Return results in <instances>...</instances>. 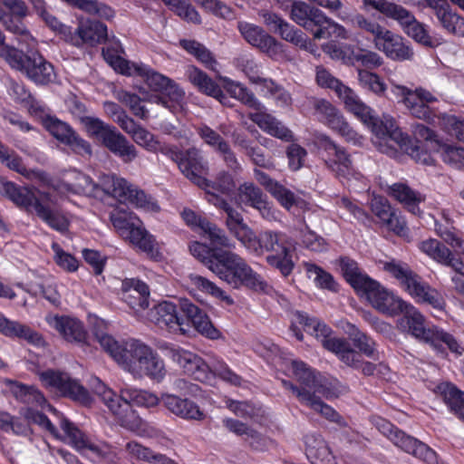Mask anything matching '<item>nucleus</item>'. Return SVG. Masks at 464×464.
<instances>
[{"label":"nucleus","mask_w":464,"mask_h":464,"mask_svg":"<svg viewBox=\"0 0 464 464\" xmlns=\"http://www.w3.org/2000/svg\"><path fill=\"white\" fill-rule=\"evenodd\" d=\"M53 188L60 194L72 192L93 197L98 196L102 190L120 202H129L145 212L158 213L160 210L157 200L151 196L115 174H102L99 177V182L96 183L91 177L73 170Z\"/></svg>","instance_id":"1"},{"label":"nucleus","mask_w":464,"mask_h":464,"mask_svg":"<svg viewBox=\"0 0 464 464\" xmlns=\"http://www.w3.org/2000/svg\"><path fill=\"white\" fill-rule=\"evenodd\" d=\"M228 231L241 246L254 256H266V262L276 268L284 276L294 267L293 247L290 238L281 231L264 230L258 235L244 221L242 215L232 213Z\"/></svg>","instance_id":"2"},{"label":"nucleus","mask_w":464,"mask_h":464,"mask_svg":"<svg viewBox=\"0 0 464 464\" xmlns=\"http://www.w3.org/2000/svg\"><path fill=\"white\" fill-rule=\"evenodd\" d=\"M89 385L122 427L140 436L152 434L153 429L137 415L131 404L145 408L154 407L160 401L155 393L126 386L120 390V394H116L97 377H91Z\"/></svg>","instance_id":"3"},{"label":"nucleus","mask_w":464,"mask_h":464,"mask_svg":"<svg viewBox=\"0 0 464 464\" xmlns=\"http://www.w3.org/2000/svg\"><path fill=\"white\" fill-rule=\"evenodd\" d=\"M95 337L113 360L134 378L147 376L158 382L165 378L167 371L164 361L149 345L138 340L121 344L111 335L102 332H96Z\"/></svg>","instance_id":"4"},{"label":"nucleus","mask_w":464,"mask_h":464,"mask_svg":"<svg viewBox=\"0 0 464 464\" xmlns=\"http://www.w3.org/2000/svg\"><path fill=\"white\" fill-rule=\"evenodd\" d=\"M373 122L368 125L373 137V145L382 153L390 156L396 154V147L399 146L408 153L416 162L423 165H432L434 159L428 150H433L430 145L413 143L397 126L395 120L383 114L380 119L375 116Z\"/></svg>","instance_id":"5"},{"label":"nucleus","mask_w":464,"mask_h":464,"mask_svg":"<svg viewBox=\"0 0 464 464\" xmlns=\"http://www.w3.org/2000/svg\"><path fill=\"white\" fill-rule=\"evenodd\" d=\"M399 315L395 326L400 333L429 343L437 352H443L441 350L442 343L446 344L450 351L456 355H461L464 352V348L452 334L437 326H427L424 315L412 304L406 302Z\"/></svg>","instance_id":"6"},{"label":"nucleus","mask_w":464,"mask_h":464,"mask_svg":"<svg viewBox=\"0 0 464 464\" xmlns=\"http://www.w3.org/2000/svg\"><path fill=\"white\" fill-rule=\"evenodd\" d=\"M208 269L234 289L245 286L254 291L266 292L268 288L265 279L244 257L229 250L219 251L216 258L210 261Z\"/></svg>","instance_id":"7"},{"label":"nucleus","mask_w":464,"mask_h":464,"mask_svg":"<svg viewBox=\"0 0 464 464\" xmlns=\"http://www.w3.org/2000/svg\"><path fill=\"white\" fill-rule=\"evenodd\" d=\"M168 356L181 367L185 373L201 382L212 384L216 377L235 386L242 384V378L222 360L214 358L210 364L194 353L179 347L168 349Z\"/></svg>","instance_id":"8"},{"label":"nucleus","mask_w":464,"mask_h":464,"mask_svg":"<svg viewBox=\"0 0 464 464\" xmlns=\"http://www.w3.org/2000/svg\"><path fill=\"white\" fill-rule=\"evenodd\" d=\"M383 269L400 282L416 303L428 304L438 311L444 310L446 301L441 293L423 281L406 263L392 260L383 263Z\"/></svg>","instance_id":"9"},{"label":"nucleus","mask_w":464,"mask_h":464,"mask_svg":"<svg viewBox=\"0 0 464 464\" xmlns=\"http://www.w3.org/2000/svg\"><path fill=\"white\" fill-rule=\"evenodd\" d=\"M383 269L400 282L416 303L428 304L438 311L444 310L446 301L441 293L423 281L406 263L392 260L383 263Z\"/></svg>","instance_id":"10"},{"label":"nucleus","mask_w":464,"mask_h":464,"mask_svg":"<svg viewBox=\"0 0 464 464\" xmlns=\"http://www.w3.org/2000/svg\"><path fill=\"white\" fill-rule=\"evenodd\" d=\"M134 69L150 89L162 94L152 96L150 99L151 102L159 104L172 112L183 110L185 92L177 82L143 63L134 65Z\"/></svg>","instance_id":"11"},{"label":"nucleus","mask_w":464,"mask_h":464,"mask_svg":"<svg viewBox=\"0 0 464 464\" xmlns=\"http://www.w3.org/2000/svg\"><path fill=\"white\" fill-rule=\"evenodd\" d=\"M316 82L324 88L334 90L338 97L343 102L348 111L368 127L375 118L374 111L364 103L359 95L350 87L343 84L334 77L330 72L323 67L316 68Z\"/></svg>","instance_id":"12"},{"label":"nucleus","mask_w":464,"mask_h":464,"mask_svg":"<svg viewBox=\"0 0 464 464\" xmlns=\"http://www.w3.org/2000/svg\"><path fill=\"white\" fill-rule=\"evenodd\" d=\"M316 143L323 151L326 168L342 179L361 180L363 176L355 169L351 155L347 150L325 134L316 135Z\"/></svg>","instance_id":"13"},{"label":"nucleus","mask_w":464,"mask_h":464,"mask_svg":"<svg viewBox=\"0 0 464 464\" xmlns=\"http://www.w3.org/2000/svg\"><path fill=\"white\" fill-rule=\"evenodd\" d=\"M110 219L124 238L139 247L141 251L153 255L155 252V239L143 227L142 221L132 212L116 209L110 215Z\"/></svg>","instance_id":"14"},{"label":"nucleus","mask_w":464,"mask_h":464,"mask_svg":"<svg viewBox=\"0 0 464 464\" xmlns=\"http://www.w3.org/2000/svg\"><path fill=\"white\" fill-rule=\"evenodd\" d=\"M371 422L377 430L386 436L396 447L403 451L427 462L428 464H437L438 458L436 452L413 437L405 434L398 430L391 422L379 416H373Z\"/></svg>","instance_id":"15"},{"label":"nucleus","mask_w":464,"mask_h":464,"mask_svg":"<svg viewBox=\"0 0 464 464\" xmlns=\"http://www.w3.org/2000/svg\"><path fill=\"white\" fill-rule=\"evenodd\" d=\"M388 81L393 95L406 107L412 116L422 120L430 117L431 111L430 105L438 102V98L433 92L423 87L411 90L400 84L392 74L388 76Z\"/></svg>","instance_id":"16"},{"label":"nucleus","mask_w":464,"mask_h":464,"mask_svg":"<svg viewBox=\"0 0 464 464\" xmlns=\"http://www.w3.org/2000/svg\"><path fill=\"white\" fill-rule=\"evenodd\" d=\"M38 376L43 386L56 394L69 397L83 405H90L92 401L89 392L66 372L47 370L39 372Z\"/></svg>","instance_id":"17"},{"label":"nucleus","mask_w":464,"mask_h":464,"mask_svg":"<svg viewBox=\"0 0 464 464\" xmlns=\"http://www.w3.org/2000/svg\"><path fill=\"white\" fill-rule=\"evenodd\" d=\"M166 155L175 161L182 174L191 182L199 187L206 183L205 175L208 172V162L201 150L192 147L179 151L175 147L166 150Z\"/></svg>","instance_id":"18"},{"label":"nucleus","mask_w":464,"mask_h":464,"mask_svg":"<svg viewBox=\"0 0 464 464\" xmlns=\"http://www.w3.org/2000/svg\"><path fill=\"white\" fill-rule=\"evenodd\" d=\"M315 338L319 340L327 351L334 353L345 365L357 369L360 366L361 354L345 338L332 336L333 331L326 324H315Z\"/></svg>","instance_id":"19"},{"label":"nucleus","mask_w":464,"mask_h":464,"mask_svg":"<svg viewBox=\"0 0 464 464\" xmlns=\"http://www.w3.org/2000/svg\"><path fill=\"white\" fill-rule=\"evenodd\" d=\"M60 427L63 431V440L92 460L104 458L109 453V448L106 444L92 441L67 419H61Z\"/></svg>","instance_id":"20"},{"label":"nucleus","mask_w":464,"mask_h":464,"mask_svg":"<svg viewBox=\"0 0 464 464\" xmlns=\"http://www.w3.org/2000/svg\"><path fill=\"white\" fill-rule=\"evenodd\" d=\"M359 294L365 295L372 306L377 311L390 316L399 315L400 311L407 302L372 279Z\"/></svg>","instance_id":"21"},{"label":"nucleus","mask_w":464,"mask_h":464,"mask_svg":"<svg viewBox=\"0 0 464 464\" xmlns=\"http://www.w3.org/2000/svg\"><path fill=\"white\" fill-rule=\"evenodd\" d=\"M199 188L206 191L207 200L210 204L223 209L227 213L226 226L228 228V223L230 221L232 212L233 214L236 213L237 215H241L238 211L234 209L222 197V195H230L236 188V184L232 176L226 171H221L217 176L215 181H209L206 179V183L199 185Z\"/></svg>","instance_id":"22"},{"label":"nucleus","mask_w":464,"mask_h":464,"mask_svg":"<svg viewBox=\"0 0 464 464\" xmlns=\"http://www.w3.org/2000/svg\"><path fill=\"white\" fill-rule=\"evenodd\" d=\"M44 127L56 140L68 145L75 153L82 156H90L92 148L88 141L82 139L67 123L56 117L45 115L43 119Z\"/></svg>","instance_id":"23"},{"label":"nucleus","mask_w":464,"mask_h":464,"mask_svg":"<svg viewBox=\"0 0 464 464\" xmlns=\"http://www.w3.org/2000/svg\"><path fill=\"white\" fill-rule=\"evenodd\" d=\"M0 193L7 197L18 207L25 208L27 211L36 213L37 203L54 204L53 196L48 192L38 191V196L28 187H17L14 183L7 180H0Z\"/></svg>","instance_id":"24"},{"label":"nucleus","mask_w":464,"mask_h":464,"mask_svg":"<svg viewBox=\"0 0 464 464\" xmlns=\"http://www.w3.org/2000/svg\"><path fill=\"white\" fill-rule=\"evenodd\" d=\"M292 370L298 385L286 380H283L282 384L285 389L291 391L300 403H302L303 396L312 397L314 395V389L321 375L301 361H293Z\"/></svg>","instance_id":"25"},{"label":"nucleus","mask_w":464,"mask_h":464,"mask_svg":"<svg viewBox=\"0 0 464 464\" xmlns=\"http://www.w3.org/2000/svg\"><path fill=\"white\" fill-rule=\"evenodd\" d=\"M420 5L432 10L440 25L448 34L464 37V17L452 10L447 0H421Z\"/></svg>","instance_id":"26"},{"label":"nucleus","mask_w":464,"mask_h":464,"mask_svg":"<svg viewBox=\"0 0 464 464\" xmlns=\"http://www.w3.org/2000/svg\"><path fill=\"white\" fill-rule=\"evenodd\" d=\"M237 29L249 44L258 48L268 56L275 57L282 52V44L266 33L262 27L246 21H239Z\"/></svg>","instance_id":"27"},{"label":"nucleus","mask_w":464,"mask_h":464,"mask_svg":"<svg viewBox=\"0 0 464 464\" xmlns=\"http://www.w3.org/2000/svg\"><path fill=\"white\" fill-rule=\"evenodd\" d=\"M149 317L152 323L162 330L171 334L186 333L185 321L179 316L178 308L173 303L164 301L156 304L150 309Z\"/></svg>","instance_id":"28"},{"label":"nucleus","mask_w":464,"mask_h":464,"mask_svg":"<svg viewBox=\"0 0 464 464\" xmlns=\"http://www.w3.org/2000/svg\"><path fill=\"white\" fill-rule=\"evenodd\" d=\"M107 25L100 21H81L77 29L72 30L68 43L76 47L85 44L95 45L107 40Z\"/></svg>","instance_id":"29"},{"label":"nucleus","mask_w":464,"mask_h":464,"mask_svg":"<svg viewBox=\"0 0 464 464\" xmlns=\"http://www.w3.org/2000/svg\"><path fill=\"white\" fill-rule=\"evenodd\" d=\"M373 42L376 49L392 60L407 61L413 57L412 49L404 42L403 38L386 28Z\"/></svg>","instance_id":"30"},{"label":"nucleus","mask_w":464,"mask_h":464,"mask_svg":"<svg viewBox=\"0 0 464 464\" xmlns=\"http://www.w3.org/2000/svg\"><path fill=\"white\" fill-rule=\"evenodd\" d=\"M46 321L65 341L81 345L87 343V332L80 320L70 316L48 315Z\"/></svg>","instance_id":"31"},{"label":"nucleus","mask_w":464,"mask_h":464,"mask_svg":"<svg viewBox=\"0 0 464 464\" xmlns=\"http://www.w3.org/2000/svg\"><path fill=\"white\" fill-rule=\"evenodd\" d=\"M181 310L201 335L210 340H218L222 337L221 332L214 326L208 315L197 305L184 301L181 304Z\"/></svg>","instance_id":"32"},{"label":"nucleus","mask_w":464,"mask_h":464,"mask_svg":"<svg viewBox=\"0 0 464 464\" xmlns=\"http://www.w3.org/2000/svg\"><path fill=\"white\" fill-rule=\"evenodd\" d=\"M164 406L174 415L188 420H203L206 414L200 407L188 399H182L174 394L162 395Z\"/></svg>","instance_id":"33"},{"label":"nucleus","mask_w":464,"mask_h":464,"mask_svg":"<svg viewBox=\"0 0 464 464\" xmlns=\"http://www.w3.org/2000/svg\"><path fill=\"white\" fill-rule=\"evenodd\" d=\"M290 18L306 30L322 26L327 21L323 11L303 1H295L290 11Z\"/></svg>","instance_id":"34"},{"label":"nucleus","mask_w":464,"mask_h":464,"mask_svg":"<svg viewBox=\"0 0 464 464\" xmlns=\"http://www.w3.org/2000/svg\"><path fill=\"white\" fill-rule=\"evenodd\" d=\"M257 111L256 112L250 113L248 117L263 131L284 141L294 140L293 132L275 116L261 111V109Z\"/></svg>","instance_id":"35"},{"label":"nucleus","mask_w":464,"mask_h":464,"mask_svg":"<svg viewBox=\"0 0 464 464\" xmlns=\"http://www.w3.org/2000/svg\"><path fill=\"white\" fill-rule=\"evenodd\" d=\"M23 73L38 85L48 84L55 79L53 66L37 53L31 54Z\"/></svg>","instance_id":"36"},{"label":"nucleus","mask_w":464,"mask_h":464,"mask_svg":"<svg viewBox=\"0 0 464 464\" xmlns=\"http://www.w3.org/2000/svg\"><path fill=\"white\" fill-rule=\"evenodd\" d=\"M435 230L442 240L453 249V251H450V256L446 258L442 265L451 267L457 274L464 276V263L454 256V253L464 256V240L451 230L442 227L441 225L436 224Z\"/></svg>","instance_id":"37"},{"label":"nucleus","mask_w":464,"mask_h":464,"mask_svg":"<svg viewBox=\"0 0 464 464\" xmlns=\"http://www.w3.org/2000/svg\"><path fill=\"white\" fill-rule=\"evenodd\" d=\"M254 177L285 208L290 209L295 204V194L264 171L254 169Z\"/></svg>","instance_id":"38"},{"label":"nucleus","mask_w":464,"mask_h":464,"mask_svg":"<svg viewBox=\"0 0 464 464\" xmlns=\"http://www.w3.org/2000/svg\"><path fill=\"white\" fill-rule=\"evenodd\" d=\"M102 142L110 151L126 163L133 161L138 157V150L135 146L130 143L114 126Z\"/></svg>","instance_id":"39"},{"label":"nucleus","mask_w":464,"mask_h":464,"mask_svg":"<svg viewBox=\"0 0 464 464\" xmlns=\"http://www.w3.org/2000/svg\"><path fill=\"white\" fill-rule=\"evenodd\" d=\"M123 299L133 309L144 310L149 306L148 285L139 279H127L122 283Z\"/></svg>","instance_id":"40"},{"label":"nucleus","mask_w":464,"mask_h":464,"mask_svg":"<svg viewBox=\"0 0 464 464\" xmlns=\"http://www.w3.org/2000/svg\"><path fill=\"white\" fill-rule=\"evenodd\" d=\"M386 193L402 204L412 214H419V205L424 201L425 197L420 192L411 188L407 184L398 182L387 186Z\"/></svg>","instance_id":"41"},{"label":"nucleus","mask_w":464,"mask_h":464,"mask_svg":"<svg viewBox=\"0 0 464 464\" xmlns=\"http://www.w3.org/2000/svg\"><path fill=\"white\" fill-rule=\"evenodd\" d=\"M305 446L306 457L312 464H334L333 453L321 435H307Z\"/></svg>","instance_id":"42"},{"label":"nucleus","mask_w":464,"mask_h":464,"mask_svg":"<svg viewBox=\"0 0 464 464\" xmlns=\"http://www.w3.org/2000/svg\"><path fill=\"white\" fill-rule=\"evenodd\" d=\"M187 76L189 82L202 93L213 97L221 102L226 98L220 86L201 70L189 66L187 69Z\"/></svg>","instance_id":"43"},{"label":"nucleus","mask_w":464,"mask_h":464,"mask_svg":"<svg viewBox=\"0 0 464 464\" xmlns=\"http://www.w3.org/2000/svg\"><path fill=\"white\" fill-rule=\"evenodd\" d=\"M395 20L400 23L404 32L416 42L427 46L431 45L432 41L425 25L417 21L407 9L403 7Z\"/></svg>","instance_id":"44"},{"label":"nucleus","mask_w":464,"mask_h":464,"mask_svg":"<svg viewBox=\"0 0 464 464\" xmlns=\"http://www.w3.org/2000/svg\"><path fill=\"white\" fill-rule=\"evenodd\" d=\"M0 333L7 337H18L28 343L40 345L43 343L42 336L25 324L12 321L0 313Z\"/></svg>","instance_id":"45"},{"label":"nucleus","mask_w":464,"mask_h":464,"mask_svg":"<svg viewBox=\"0 0 464 464\" xmlns=\"http://www.w3.org/2000/svg\"><path fill=\"white\" fill-rule=\"evenodd\" d=\"M225 90L235 99L240 101L245 105L260 110L263 108L261 102L255 97L246 86L238 82H235L227 77H220Z\"/></svg>","instance_id":"46"},{"label":"nucleus","mask_w":464,"mask_h":464,"mask_svg":"<svg viewBox=\"0 0 464 464\" xmlns=\"http://www.w3.org/2000/svg\"><path fill=\"white\" fill-rule=\"evenodd\" d=\"M54 204L48 203H37L36 204V215L44 221L49 227L59 231L65 232L69 227V221L65 216L62 215L57 211H53L51 206L56 205V198L53 196Z\"/></svg>","instance_id":"47"},{"label":"nucleus","mask_w":464,"mask_h":464,"mask_svg":"<svg viewBox=\"0 0 464 464\" xmlns=\"http://www.w3.org/2000/svg\"><path fill=\"white\" fill-rule=\"evenodd\" d=\"M340 266L344 278L358 293H360L372 279L359 269L355 261L350 258H342Z\"/></svg>","instance_id":"48"},{"label":"nucleus","mask_w":464,"mask_h":464,"mask_svg":"<svg viewBox=\"0 0 464 464\" xmlns=\"http://www.w3.org/2000/svg\"><path fill=\"white\" fill-rule=\"evenodd\" d=\"M438 391L450 411L464 421L463 393L454 385L448 382L438 385Z\"/></svg>","instance_id":"49"},{"label":"nucleus","mask_w":464,"mask_h":464,"mask_svg":"<svg viewBox=\"0 0 464 464\" xmlns=\"http://www.w3.org/2000/svg\"><path fill=\"white\" fill-rule=\"evenodd\" d=\"M188 280L190 285L198 290L212 295L227 305L234 304V299L230 295L206 277L196 274H190L188 276Z\"/></svg>","instance_id":"50"},{"label":"nucleus","mask_w":464,"mask_h":464,"mask_svg":"<svg viewBox=\"0 0 464 464\" xmlns=\"http://www.w3.org/2000/svg\"><path fill=\"white\" fill-rule=\"evenodd\" d=\"M0 161L8 167L10 169L18 172L19 174L24 176L27 179H31L33 177H36L39 179H43L44 173L27 169L26 167L23 164L22 159L14 153L13 150H10L5 145L0 142Z\"/></svg>","instance_id":"51"},{"label":"nucleus","mask_w":464,"mask_h":464,"mask_svg":"<svg viewBox=\"0 0 464 464\" xmlns=\"http://www.w3.org/2000/svg\"><path fill=\"white\" fill-rule=\"evenodd\" d=\"M180 45L189 53L193 54L208 69L217 71L218 62L203 44L193 40H182Z\"/></svg>","instance_id":"52"},{"label":"nucleus","mask_w":464,"mask_h":464,"mask_svg":"<svg viewBox=\"0 0 464 464\" xmlns=\"http://www.w3.org/2000/svg\"><path fill=\"white\" fill-rule=\"evenodd\" d=\"M358 82L360 86L377 96H383L387 91V84L374 72L368 70L358 69Z\"/></svg>","instance_id":"53"},{"label":"nucleus","mask_w":464,"mask_h":464,"mask_svg":"<svg viewBox=\"0 0 464 464\" xmlns=\"http://www.w3.org/2000/svg\"><path fill=\"white\" fill-rule=\"evenodd\" d=\"M131 139L136 144L144 148L146 150L150 152L160 151L161 153L166 155V150L169 148V146L161 144L154 134L150 132L141 125L131 136Z\"/></svg>","instance_id":"54"},{"label":"nucleus","mask_w":464,"mask_h":464,"mask_svg":"<svg viewBox=\"0 0 464 464\" xmlns=\"http://www.w3.org/2000/svg\"><path fill=\"white\" fill-rule=\"evenodd\" d=\"M302 404L309 407L330 421L339 424L343 423V419L338 412L333 407L324 403L318 395L314 394L312 397L303 396Z\"/></svg>","instance_id":"55"},{"label":"nucleus","mask_w":464,"mask_h":464,"mask_svg":"<svg viewBox=\"0 0 464 464\" xmlns=\"http://www.w3.org/2000/svg\"><path fill=\"white\" fill-rule=\"evenodd\" d=\"M0 57L5 60L12 69L22 73L27 65V61L31 60V55H27L23 51L8 44L0 47Z\"/></svg>","instance_id":"56"},{"label":"nucleus","mask_w":464,"mask_h":464,"mask_svg":"<svg viewBox=\"0 0 464 464\" xmlns=\"http://www.w3.org/2000/svg\"><path fill=\"white\" fill-rule=\"evenodd\" d=\"M314 108L320 121L329 128L334 127V121H339L343 114L328 101L321 99L314 102Z\"/></svg>","instance_id":"57"},{"label":"nucleus","mask_w":464,"mask_h":464,"mask_svg":"<svg viewBox=\"0 0 464 464\" xmlns=\"http://www.w3.org/2000/svg\"><path fill=\"white\" fill-rule=\"evenodd\" d=\"M436 152L445 163L456 168L464 167V148L445 143H435Z\"/></svg>","instance_id":"58"},{"label":"nucleus","mask_w":464,"mask_h":464,"mask_svg":"<svg viewBox=\"0 0 464 464\" xmlns=\"http://www.w3.org/2000/svg\"><path fill=\"white\" fill-rule=\"evenodd\" d=\"M238 201L246 206L256 208L262 203L266 196L252 182H245L238 188Z\"/></svg>","instance_id":"59"},{"label":"nucleus","mask_w":464,"mask_h":464,"mask_svg":"<svg viewBox=\"0 0 464 464\" xmlns=\"http://www.w3.org/2000/svg\"><path fill=\"white\" fill-rule=\"evenodd\" d=\"M349 326L351 330H353L351 335H353V341L354 345L359 349V353L365 354L369 358L377 359L378 352L374 340L361 332L355 325L349 324Z\"/></svg>","instance_id":"60"},{"label":"nucleus","mask_w":464,"mask_h":464,"mask_svg":"<svg viewBox=\"0 0 464 464\" xmlns=\"http://www.w3.org/2000/svg\"><path fill=\"white\" fill-rule=\"evenodd\" d=\"M419 249L439 264L446 261L450 256V249L434 238H429L420 242Z\"/></svg>","instance_id":"61"},{"label":"nucleus","mask_w":464,"mask_h":464,"mask_svg":"<svg viewBox=\"0 0 464 464\" xmlns=\"http://www.w3.org/2000/svg\"><path fill=\"white\" fill-rule=\"evenodd\" d=\"M202 232L208 236L214 247L233 248L234 242L227 236L226 232L216 224L208 221L202 223Z\"/></svg>","instance_id":"62"},{"label":"nucleus","mask_w":464,"mask_h":464,"mask_svg":"<svg viewBox=\"0 0 464 464\" xmlns=\"http://www.w3.org/2000/svg\"><path fill=\"white\" fill-rule=\"evenodd\" d=\"M347 392V387L343 385L339 381L324 380L320 376V380L314 389V394L324 397L326 400L338 398L340 395Z\"/></svg>","instance_id":"63"},{"label":"nucleus","mask_w":464,"mask_h":464,"mask_svg":"<svg viewBox=\"0 0 464 464\" xmlns=\"http://www.w3.org/2000/svg\"><path fill=\"white\" fill-rule=\"evenodd\" d=\"M305 267L308 277L313 279L318 287L337 291V284L331 274L314 264H306Z\"/></svg>","instance_id":"64"}]
</instances>
